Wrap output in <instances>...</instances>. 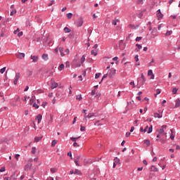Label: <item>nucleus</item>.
Here are the masks:
<instances>
[{
    "instance_id": "16",
    "label": "nucleus",
    "mask_w": 180,
    "mask_h": 180,
    "mask_svg": "<svg viewBox=\"0 0 180 180\" xmlns=\"http://www.w3.org/2000/svg\"><path fill=\"white\" fill-rule=\"evenodd\" d=\"M71 65L72 67L78 68V67H81V63H72Z\"/></svg>"
},
{
    "instance_id": "1",
    "label": "nucleus",
    "mask_w": 180,
    "mask_h": 180,
    "mask_svg": "<svg viewBox=\"0 0 180 180\" xmlns=\"http://www.w3.org/2000/svg\"><path fill=\"white\" fill-rule=\"evenodd\" d=\"M32 162H33V160L32 159H30L28 160V164H27L25 166V171H29L32 168Z\"/></svg>"
},
{
    "instance_id": "59",
    "label": "nucleus",
    "mask_w": 180,
    "mask_h": 180,
    "mask_svg": "<svg viewBox=\"0 0 180 180\" xmlns=\"http://www.w3.org/2000/svg\"><path fill=\"white\" fill-rule=\"evenodd\" d=\"M136 47H138V49L140 50L141 49H143V46H141V45L136 44Z\"/></svg>"
},
{
    "instance_id": "52",
    "label": "nucleus",
    "mask_w": 180,
    "mask_h": 180,
    "mask_svg": "<svg viewBox=\"0 0 180 180\" xmlns=\"http://www.w3.org/2000/svg\"><path fill=\"white\" fill-rule=\"evenodd\" d=\"M159 134H162V133H164V129L161 128L159 131H158Z\"/></svg>"
},
{
    "instance_id": "10",
    "label": "nucleus",
    "mask_w": 180,
    "mask_h": 180,
    "mask_svg": "<svg viewBox=\"0 0 180 180\" xmlns=\"http://www.w3.org/2000/svg\"><path fill=\"white\" fill-rule=\"evenodd\" d=\"M150 171H153V172H158V168L154 165H152L150 167Z\"/></svg>"
},
{
    "instance_id": "61",
    "label": "nucleus",
    "mask_w": 180,
    "mask_h": 180,
    "mask_svg": "<svg viewBox=\"0 0 180 180\" xmlns=\"http://www.w3.org/2000/svg\"><path fill=\"white\" fill-rule=\"evenodd\" d=\"M95 94H96V90L93 89V90L91 91V95L94 96V95H95Z\"/></svg>"
},
{
    "instance_id": "36",
    "label": "nucleus",
    "mask_w": 180,
    "mask_h": 180,
    "mask_svg": "<svg viewBox=\"0 0 180 180\" xmlns=\"http://www.w3.org/2000/svg\"><path fill=\"white\" fill-rule=\"evenodd\" d=\"M85 63V55H83L81 58V63Z\"/></svg>"
},
{
    "instance_id": "21",
    "label": "nucleus",
    "mask_w": 180,
    "mask_h": 180,
    "mask_svg": "<svg viewBox=\"0 0 180 180\" xmlns=\"http://www.w3.org/2000/svg\"><path fill=\"white\" fill-rule=\"evenodd\" d=\"M51 174H56V172H57V168L56 167L51 168Z\"/></svg>"
},
{
    "instance_id": "20",
    "label": "nucleus",
    "mask_w": 180,
    "mask_h": 180,
    "mask_svg": "<svg viewBox=\"0 0 180 180\" xmlns=\"http://www.w3.org/2000/svg\"><path fill=\"white\" fill-rule=\"evenodd\" d=\"M177 92H178V89L176 87L173 88L172 94L173 95H176Z\"/></svg>"
},
{
    "instance_id": "8",
    "label": "nucleus",
    "mask_w": 180,
    "mask_h": 180,
    "mask_svg": "<svg viewBox=\"0 0 180 180\" xmlns=\"http://www.w3.org/2000/svg\"><path fill=\"white\" fill-rule=\"evenodd\" d=\"M31 60H32V63H37L39 60V56L31 55Z\"/></svg>"
},
{
    "instance_id": "39",
    "label": "nucleus",
    "mask_w": 180,
    "mask_h": 180,
    "mask_svg": "<svg viewBox=\"0 0 180 180\" xmlns=\"http://www.w3.org/2000/svg\"><path fill=\"white\" fill-rule=\"evenodd\" d=\"M67 17H68V19H71V18H72V13H68L67 14Z\"/></svg>"
},
{
    "instance_id": "48",
    "label": "nucleus",
    "mask_w": 180,
    "mask_h": 180,
    "mask_svg": "<svg viewBox=\"0 0 180 180\" xmlns=\"http://www.w3.org/2000/svg\"><path fill=\"white\" fill-rule=\"evenodd\" d=\"M68 157H70V158L72 160V153H71V151H69L68 153Z\"/></svg>"
},
{
    "instance_id": "40",
    "label": "nucleus",
    "mask_w": 180,
    "mask_h": 180,
    "mask_svg": "<svg viewBox=\"0 0 180 180\" xmlns=\"http://www.w3.org/2000/svg\"><path fill=\"white\" fill-rule=\"evenodd\" d=\"M153 75V70H149L148 71V76L150 77V76H151V75Z\"/></svg>"
},
{
    "instance_id": "54",
    "label": "nucleus",
    "mask_w": 180,
    "mask_h": 180,
    "mask_svg": "<svg viewBox=\"0 0 180 180\" xmlns=\"http://www.w3.org/2000/svg\"><path fill=\"white\" fill-rule=\"evenodd\" d=\"M79 160H77V159H75V164H76V165L77 166V167H80V165H79Z\"/></svg>"
},
{
    "instance_id": "58",
    "label": "nucleus",
    "mask_w": 180,
    "mask_h": 180,
    "mask_svg": "<svg viewBox=\"0 0 180 180\" xmlns=\"http://www.w3.org/2000/svg\"><path fill=\"white\" fill-rule=\"evenodd\" d=\"M170 139H171V140H174L175 139V136H174V134H171Z\"/></svg>"
},
{
    "instance_id": "38",
    "label": "nucleus",
    "mask_w": 180,
    "mask_h": 180,
    "mask_svg": "<svg viewBox=\"0 0 180 180\" xmlns=\"http://www.w3.org/2000/svg\"><path fill=\"white\" fill-rule=\"evenodd\" d=\"M160 141L162 143V144H165L167 143V140L164 139H160Z\"/></svg>"
},
{
    "instance_id": "15",
    "label": "nucleus",
    "mask_w": 180,
    "mask_h": 180,
    "mask_svg": "<svg viewBox=\"0 0 180 180\" xmlns=\"http://www.w3.org/2000/svg\"><path fill=\"white\" fill-rule=\"evenodd\" d=\"M34 99H36V96H32V98L30 100V105H33L34 103Z\"/></svg>"
},
{
    "instance_id": "46",
    "label": "nucleus",
    "mask_w": 180,
    "mask_h": 180,
    "mask_svg": "<svg viewBox=\"0 0 180 180\" xmlns=\"http://www.w3.org/2000/svg\"><path fill=\"white\" fill-rule=\"evenodd\" d=\"M165 34L166 36H171V34H172V31H167Z\"/></svg>"
},
{
    "instance_id": "35",
    "label": "nucleus",
    "mask_w": 180,
    "mask_h": 180,
    "mask_svg": "<svg viewBox=\"0 0 180 180\" xmlns=\"http://www.w3.org/2000/svg\"><path fill=\"white\" fill-rule=\"evenodd\" d=\"M117 22H119L118 20H112V23L114 25V26H116L117 25Z\"/></svg>"
},
{
    "instance_id": "60",
    "label": "nucleus",
    "mask_w": 180,
    "mask_h": 180,
    "mask_svg": "<svg viewBox=\"0 0 180 180\" xmlns=\"http://www.w3.org/2000/svg\"><path fill=\"white\" fill-rule=\"evenodd\" d=\"M65 54H70V49H66L65 51Z\"/></svg>"
},
{
    "instance_id": "27",
    "label": "nucleus",
    "mask_w": 180,
    "mask_h": 180,
    "mask_svg": "<svg viewBox=\"0 0 180 180\" xmlns=\"http://www.w3.org/2000/svg\"><path fill=\"white\" fill-rule=\"evenodd\" d=\"M57 144V140H53L51 142V146L56 147V145Z\"/></svg>"
},
{
    "instance_id": "49",
    "label": "nucleus",
    "mask_w": 180,
    "mask_h": 180,
    "mask_svg": "<svg viewBox=\"0 0 180 180\" xmlns=\"http://www.w3.org/2000/svg\"><path fill=\"white\" fill-rule=\"evenodd\" d=\"M69 39H74V33H70L68 36Z\"/></svg>"
},
{
    "instance_id": "45",
    "label": "nucleus",
    "mask_w": 180,
    "mask_h": 180,
    "mask_svg": "<svg viewBox=\"0 0 180 180\" xmlns=\"http://www.w3.org/2000/svg\"><path fill=\"white\" fill-rule=\"evenodd\" d=\"M85 130H86L85 127L81 125V126H80V131H85Z\"/></svg>"
},
{
    "instance_id": "19",
    "label": "nucleus",
    "mask_w": 180,
    "mask_h": 180,
    "mask_svg": "<svg viewBox=\"0 0 180 180\" xmlns=\"http://www.w3.org/2000/svg\"><path fill=\"white\" fill-rule=\"evenodd\" d=\"M41 139H43L42 137H35L34 138V143H39V141H40L41 140Z\"/></svg>"
},
{
    "instance_id": "56",
    "label": "nucleus",
    "mask_w": 180,
    "mask_h": 180,
    "mask_svg": "<svg viewBox=\"0 0 180 180\" xmlns=\"http://www.w3.org/2000/svg\"><path fill=\"white\" fill-rule=\"evenodd\" d=\"M21 36H23V32H20L18 33V37H21Z\"/></svg>"
},
{
    "instance_id": "55",
    "label": "nucleus",
    "mask_w": 180,
    "mask_h": 180,
    "mask_svg": "<svg viewBox=\"0 0 180 180\" xmlns=\"http://www.w3.org/2000/svg\"><path fill=\"white\" fill-rule=\"evenodd\" d=\"M100 76H101V73H96L95 75L96 79H98V78H99Z\"/></svg>"
},
{
    "instance_id": "64",
    "label": "nucleus",
    "mask_w": 180,
    "mask_h": 180,
    "mask_svg": "<svg viewBox=\"0 0 180 180\" xmlns=\"http://www.w3.org/2000/svg\"><path fill=\"white\" fill-rule=\"evenodd\" d=\"M134 59L136 62L139 61V55H136Z\"/></svg>"
},
{
    "instance_id": "30",
    "label": "nucleus",
    "mask_w": 180,
    "mask_h": 180,
    "mask_svg": "<svg viewBox=\"0 0 180 180\" xmlns=\"http://www.w3.org/2000/svg\"><path fill=\"white\" fill-rule=\"evenodd\" d=\"M108 77H109L108 73V74H105V75L103 76V78H102V79H101V82H100L99 84H101V82H102V81H103V79H105V78H108Z\"/></svg>"
},
{
    "instance_id": "47",
    "label": "nucleus",
    "mask_w": 180,
    "mask_h": 180,
    "mask_svg": "<svg viewBox=\"0 0 180 180\" xmlns=\"http://www.w3.org/2000/svg\"><path fill=\"white\" fill-rule=\"evenodd\" d=\"M32 154H36V147H32Z\"/></svg>"
},
{
    "instance_id": "41",
    "label": "nucleus",
    "mask_w": 180,
    "mask_h": 180,
    "mask_svg": "<svg viewBox=\"0 0 180 180\" xmlns=\"http://www.w3.org/2000/svg\"><path fill=\"white\" fill-rule=\"evenodd\" d=\"M33 108H34L35 109H39V105H37L36 103H34L32 104Z\"/></svg>"
},
{
    "instance_id": "57",
    "label": "nucleus",
    "mask_w": 180,
    "mask_h": 180,
    "mask_svg": "<svg viewBox=\"0 0 180 180\" xmlns=\"http://www.w3.org/2000/svg\"><path fill=\"white\" fill-rule=\"evenodd\" d=\"M65 68H70V63L68 61H67L66 63H65Z\"/></svg>"
},
{
    "instance_id": "34",
    "label": "nucleus",
    "mask_w": 180,
    "mask_h": 180,
    "mask_svg": "<svg viewBox=\"0 0 180 180\" xmlns=\"http://www.w3.org/2000/svg\"><path fill=\"white\" fill-rule=\"evenodd\" d=\"M5 71H6V67H4L0 70L1 74H4V72H5Z\"/></svg>"
},
{
    "instance_id": "50",
    "label": "nucleus",
    "mask_w": 180,
    "mask_h": 180,
    "mask_svg": "<svg viewBox=\"0 0 180 180\" xmlns=\"http://www.w3.org/2000/svg\"><path fill=\"white\" fill-rule=\"evenodd\" d=\"M56 2V1L52 0L50 4H48V6H51L54 3Z\"/></svg>"
},
{
    "instance_id": "6",
    "label": "nucleus",
    "mask_w": 180,
    "mask_h": 180,
    "mask_svg": "<svg viewBox=\"0 0 180 180\" xmlns=\"http://www.w3.org/2000/svg\"><path fill=\"white\" fill-rule=\"evenodd\" d=\"M17 58H19V60H23L25 58V53H18L16 54Z\"/></svg>"
},
{
    "instance_id": "62",
    "label": "nucleus",
    "mask_w": 180,
    "mask_h": 180,
    "mask_svg": "<svg viewBox=\"0 0 180 180\" xmlns=\"http://www.w3.org/2000/svg\"><path fill=\"white\" fill-rule=\"evenodd\" d=\"M0 172H5V167H3L0 169Z\"/></svg>"
},
{
    "instance_id": "44",
    "label": "nucleus",
    "mask_w": 180,
    "mask_h": 180,
    "mask_svg": "<svg viewBox=\"0 0 180 180\" xmlns=\"http://www.w3.org/2000/svg\"><path fill=\"white\" fill-rule=\"evenodd\" d=\"M20 78V73H16L15 74V79H19Z\"/></svg>"
},
{
    "instance_id": "23",
    "label": "nucleus",
    "mask_w": 180,
    "mask_h": 180,
    "mask_svg": "<svg viewBox=\"0 0 180 180\" xmlns=\"http://www.w3.org/2000/svg\"><path fill=\"white\" fill-rule=\"evenodd\" d=\"M65 33H70L71 32V29L68 28V27H65L64 28Z\"/></svg>"
},
{
    "instance_id": "37",
    "label": "nucleus",
    "mask_w": 180,
    "mask_h": 180,
    "mask_svg": "<svg viewBox=\"0 0 180 180\" xmlns=\"http://www.w3.org/2000/svg\"><path fill=\"white\" fill-rule=\"evenodd\" d=\"M156 92H157V94H155V98H157V95H160V94H161V90H160V89H158L156 90Z\"/></svg>"
},
{
    "instance_id": "51",
    "label": "nucleus",
    "mask_w": 180,
    "mask_h": 180,
    "mask_svg": "<svg viewBox=\"0 0 180 180\" xmlns=\"http://www.w3.org/2000/svg\"><path fill=\"white\" fill-rule=\"evenodd\" d=\"M141 39H143V37H137L135 40H136V41H140V40H141Z\"/></svg>"
},
{
    "instance_id": "4",
    "label": "nucleus",
    "mask_w": 180,
    "mask_h": 180,
    "mask_svg": "<svg viewBox=\"0 0 180 180\" xmlns=\"http://www.w3.org/2000/svg\"><path fill=\"white\" fill-rule=\"evenodd\" d=\"M108 74L109 78H112V77H113V75H115V74H116V70L112 69V70H109Z\"/></svg>"
},
{
    "instance_id": "63",
    "label": "nucleus",
    "mask_w": 180,
    "mask_h": 180,
    "mask_svg": "<svg viewBox=\"0 0 180 180\" xmlns=\"http://www.w3.org/2000/svg\"><path fill=\"white\" fill-rule=\"evenodd\" d=\"M37 94H43L44 91L41 89H39L37 91Z\"/></svg>"
},
{
    "instance_id": "12",
    "label": "nucleus",
    "mask_w": 180,
    "mask_h": 180,
    "mask_svg": "<svg viewBox=\"0 0 180 180\" xmlns=\"http://www.w3.org/2000/svg\"><path fill=\"white\" fill-rule=\"evenodd\" d=\"M42 58L44 61H47V60H49V55L47 53H44L42 55Z\"/></svg>"
},
{
    "instance_id": "2",
    "label": "nucleus",
    "mask_w": 180,
    "mask_h": 180,
    "mask_svg": "<svg viewBox=\"0 0 180 180\" xmlns=\"http://www.w3.org/2000/svg\"><path fill=\"white\" fill-rule=\"evenodd\" d=\"M75 23L77 26V27H81V26L84 25V19H82V18H79L77 19V21H75Z\"/></svg>"
},
{
    "instance_id": "7",
    "label": "nucleus",
    "mask_w": 180,
    "mask_h": 180,
    "mask_svg": "<svg viewBox=\"0 0 180 180\" xmlns=\"http://www.w3.org/2000/svg\"><path fill=\"white\" fill-rule=\"evenodd\" d=\"M156 15L158 19H162V17L164 16V15L161 13L160 9L158 10Z\"/></svg>"
},
{
    "instance_id": "29",
    "label": "nucleus",
    "mask_w": 180,
    "mask_h": 180,
    "mask_svg": "<svg viewBox=\"0 0 180 180\" xmlns=\"http://www.w3.org/2000/svg\"><path fill=\"white\" fill-rule=\"evenodd\" d=\"M64 68V64H60L58 67V70L59 71H63V69Z\"/></svg>"
},
{
    "instance_id": "42",
    "label": "nucleus",
    "mask_w": 180,
    "mask_h": 180,
    "mask_svg": "<svg viewBox=\"0 0 180 180\" xmlns=\"http://www.w3.org/2000/svg\"><path fill=\"white\" fill-rule=\"evenodd\" d=\"M15 13H16V9L13 10L11 12L10 15H11V16H13V15H15Z\"/></svg>"
},
{
    "instance_id": "17",
    "label": "nucleus",
    "mask_w": 180,
    "mask_h": 180,
    "mask_svg": "<svg viewBox=\"0 0 180 180\" xmlns=\"http://www.w3.org/2000/svg\"><path fill=\"white\" fill-rule=\"evenodd\" d=\"M143 143H144V144H146L147 145V146L148 147H150V140H148V139H145L144 141H143Z\"/></svg>"
},
{
    "instance_id": "18",
    "label": "nucleus",
    "mask_w": 180,
    "mask_h": 180,
    "mask_svg": "<svg viewBox=\"0 0 180 180\" xmlns=\"http://www.w3.org/2000/svg\"><path fill=\"white\" fill-rule=\"evenodd\" d=\"M152 34H153V36H157V28L156 27H154L152 30Z\"/></svg>"
},
{
    "instance_id": "11",
    "label": "nucleus",
    "mask_w": 180,
    "mask_h": 180,
    "mask_svg": "<svg viewBox=\"0 0 180 180\" xmlns=\"http://www.w3.org/2000/svg\"><path fill=\"white\" fill-rule=\"evenodd\" d=\"M75 175H82V172H81V170L76 169L74 172Z\"/></svg>"
},
{
    "instance_id": "26",
    "label": "nucleus",
    "mask_w": 180,
    "mask_h": 180,
    "mask_svg": "<svg viewBox=\"0 0 180 180\" xmlns=\"http://www.w3.org/2000/svg\"><path fill=\"white\" fill-rule=\"evenodd\" d=\"M114 162H115V164H119L120 162V159H119L117 157L115 158Z\"/></svg>"
},
{
    "instance_id": "32",
    "label": "nucleus",
    "mask_w": 180,
    "mask_h": 180,
    "mask_svg": "<svg viewBox=\"0 0 180 180\" xmlns=\"http://www.w3.org/2000/svg\"><path fill=\"white\" fill-rule=\"evenodd\" d=\"M141 79H142V81H147V79H146V77L144 76V74L143 73L141 74Z\"/></svg>"
},
{
    "instance_id": "5",
    "label": "nucleus",
    "mask_w": 180,
    "mask_h": 180,
    "mask_svg": "<svg viewBox=\"0 0 180 180\" xmlns=\"http://www.w3.org/2000/svg\"><path fill=\"white\" fill-rule=\"evenodd\" d=\"M154 117H158V119H161L162 117V112L159 110V112H155L154 113Z\"/></svg>"
},
{
    "instance_id": "22",
    "label": "nucleus",
    "mask_w": 180,
    "mask_h": 180,
    "mask_svg": "<svg viewBox=\"0 0 180 180\" xmlns=\"http://www.w3.org/2000/svg\"><path fill=\"white\" fill-rule=\"evenodd\" d=\"M94 116H95V113L92 112V113H89L86 115V117H88V119H91V117H94Z\"/></svg>"
},
{
    "instance_id": "3",
    "label": "nucleus",
    "mask_w": 180,
    "mask_h": 180,
    "mask_svg": "<svg viewBox=\"0 0 180 180\" xmlns=\"http://www.w3.org/2000/svg\"><path fill=\"white\" fill-rule=\"evenodd\" d=\"M137 82H138V84L136 85V87L138 89H139V88H141V86H143V85H144V83L146 82V81L141 79V78H138Z\"/></svg>"
},
{
    "instance_id": "28",
    "label": "nucleus",
    "mask_w": 180,
    "mask_h": 180,
    "mask_svg": "<svg viewBox=\"0 0 180 180\" xmlns=\"http://www.w3.org/2000/svg\"><path fill=\"white\" fill-rule=\"evenodd\" d=\"M7 30H8V27H2L1 28V33H4L5 34Z\"/></svg>"
},
{
    "instance_id": "33",
    "label": "nucleus",
    "mask_w": 180,
    "mask_h": 180,
    "mask_svg": "<svg viewBox=\"0 0 180 180\" xmlns=\"http://www.w3.org/2000/svg\"><path fill=\"white\" fill-rule=\"evenodd\" d=\"M49 124H51V123H53V115H50V120L48 122Z\"/></svg>"
},
{
    "instance_id": "31",
    "label": "nucleus",
    "mask_w": 180,
    "mask_h": 180,
    "mask_svg": "<svg viewBox=\"0 0 180 180\" xmlns=\"http://www.w3.org/2000/svg\"><path fill=\"white\" fill-rule=\"evenodd\" d=\"M153 132V125H150V127L148 128V134Z\"/></svg>"
},
{
    "instance_id": "25",
    "label": "nucleus",
    "mask_w": 180,
    "mask_h": 180,
    "mask_svg": "<svg viewBox=\"0 0 180 180\" xmlns=\"http://www.w3.org/2000/svg\"><path fill=\"white\" fill-rule=\"evenodd\" d=\"M92 56H98V51H94V49L91 51Z\"/></svg>"
},
{
    "instance_id": "14",
    "label": "nucleus",
    "mask_w": 180,
    "mask_h": 180,
    "mask_svg": "<svg viewBox=\"0 0 180 180\" xmlns=\"http://www.w3.org/2000/svg\"><path fill=\"white\" fill-rule=\"evenodd\" d=\"M179 106H180V99L177 98L176 100L175 108H179Z\"/></svg>"
},
{
    "instance_id": "9",
    "label": "nucleus",
    "mask_w": 180,
    "mask_h": 180,
    "mask_svg": "<svg viewBox=\"0 0 180 180\" xmlns=\"http://www.w3.org/2000/svg\"><path fill=\"white\" fill-rule=\"evenodd\" d=\"M42 117L43 115H41V114H39L38 115H37L36 119L38 120V124L40 123V122H41Z\"/></svg>"
},
{
    "instance_id": "53",
    "label": "nucleus",
    "mask_w": 180,
    "mask_h": 180,
    "mask_svg": "<svg viewBox=\"0 0 180 180\" xmlns=\"http://www.w3.org/2000/svg\"><path fill=\"white\" fill-rule=\"evenodd\" d=\"M130 85H132V88H136V85L134 84V81L131 82Z\"/></svg>"
},
{
    "instance_id": "43",
    "label": "nucleus",
    "mask_w": 180,
    "mask_h": 180,
    "mask_svg": "<svg viewBox=\"0 0 180 180\" xmlns=\"http://www.w3.org/2000/svg\"><path fill=\"white\" fill-rule=\"evenodd\" d=\"M76 99H78L79 101L82 100V96L81 94L77 95V97H76Z\"/></svg>"
},
{
    "instance_id": "13",
    "label": "nucleus",
    "mask_w": 180,
    "mask_h": 180,
    "mask_svg": "<svg viewBox=\"0 0 180 180\" xmlns=\"http://www.w3.org/2000/svg\"><path fill=\"white\" fill-rule=\"evenodd\" d=\"M58 86V83L54 82L51 84V89H54L55 88H57Z\"/></svg>"
},
{
    "instance_id": "24",
    "label": "nucleus",
    "mask_w": 180,
    "mask_h": 180,
    "mask_svg": "<svg viewBox=\"0 0 180 180\" xmlns=\"http://www.w3.org/2000/svg\"><path fill=\"white\" fill-rule=\"evenodd\" d=\"M78 139H81V136H79L77 138L72 137V138H70V140L72 141H74L75 143H77V140H78Z\"/></svg>"
}]
</instances>
